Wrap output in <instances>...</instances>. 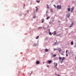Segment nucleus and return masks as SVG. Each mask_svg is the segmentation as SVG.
<instances>
[{
  "mask_svg": "<svg viewBox=\"0 0 76 76\" xmlns=\"http://www.w3.org/2000/svg\"><path fill=\"white\" fill-rule=\"evenodd\" d=\"M56 7H57V9H61V5H59L57 6Z\"/></svg>",
  "mask_w": 76,
  "mask_h": 76,
  "instance_id": "f257e3e1",
  "label": "nucleus"
},
{
  "mask_svg": "<svg viewBox=\"0 0 76 76\" xmlns=\"http://www.w3.org/2000/svg\"><path fill=\"white\" fill-rule=\"evenodd\" d=\"M52 61H48V64H50V63H51L52 62Z\"/></svg>",
  "mask_w": 76,
  "mask_h": 76,
  "instance_id": "f03ea898",
  "label": "nucleus"
},
{
  "mask_svg": "<svg viewBox=\"0 0 76 76\" xmlns=\"http://www.w3.org/2000/svg\"><path fill=\"white\" fill-rule=\"evenodd\" d=\"M57 40H56V42H55L54 44V45H57Z\"/></svg>",
  "mask_w": 76,
  "mask_h": 76,
  "instance_id": "7ed1b4c3",
  "label": "nucleus"
},
{
  "mask_svg": "<svg viewBox=\"0 0 76 76\" xmlns=\"http://www.w3.org/2000/svg\"><path fill=\"white\" fill-rule=\"evenodd\" d=\"M42 27H39L37 29H42Z\"/></svg>",
  "mask_w": 76,
  "mask_h": 76,
  "instance_id": "20e7f679",
  "label": "nucleus"
},
{
  "mask_svg": "<svg viewBox=\"0 0 76 76\" xmlns=\"http://www.w3.org/2000/svg\"><path fill=\"white\" fill-rule=\"evenodd\" d=\"M58 50L59 51V53H60L61 51V48H59L58 49Z\"/></svg>",
  "mask_w": 76,
  "mask_h": 76,
  "instance_id": "39448f33",
  "label": "nucleus"
},
{
  "mask_svg": "<svg viewBox=\"0 0 76 76\" xmlns=\"http://www.w3.org/2000/svg\"><path fill=\"white\" fill-rule=\"evenodd\" d=\"M36 64H39V61H36Z\"/></svg>",
  "mask_w": 76,
  "mask_h": 76,
  "instance_id": "423d86ee",
  "label": "nucleus"
},
{
  "mask_svg": "<svg viewBox=\"0 0 76 76\" xmlns=\"http://www.w3.org/2000/svg\"><path fill=\"white\" fill-rule=\"evenodd\" d=\"M65 59V58L64 57H63L61 59L62 60V61H63V60H64Z\"/></svg>",
  "mask_w": 76,
  "mask_h": 76,
  "instance_id": "0eeeda50",
  "label": "nucleus"
},
{
  "mask_svg": "<svg viewBox=\"0 0 76 76\" xmlns=\"http://www.w3.org/2000/svg\"><path fill=\"white\" fill-rule=\"evenodd\" d=\"M35 7L36 8V12H37V11H38V8L37 7Z\"/></svg>",
  "mask_w": 76,
  "mask_h": 76,
  "instance_id": "6e6552de",
  "label": "nucleus"
},
{
  "mask_svg": "<svg viewBox=\"0 0 76 76\" xmlns=\"http://www.w3.org/2000/svg\"><path fill=\"white\" fill-rule=\"evenodd\" d=\"M45 52H48V49H45Z\"/></svg>",
  "mask_w": 76,
  "mask_h": 76,
  "instance_id": "1a4fd4ad",
  "label": "nucleus"
},
{
  "mask_svg": "<svg viewBox=\"0 0 76 76\" xmlns=\"http://www.w3.org/2000/svg\"><path fill=\"white\" fill-rule=\"evenodd\" d=\"M59 60L60 61H61V57H60V55H59Z\"/></svg>",
  "mask_w": 76,
  "mask_h": 76,
  "instance_id": "9d476101",
  "label": "nucleus"
},
{
  "mask_svg": "<svg viewBox=\"0 0 76 76\" xmlns=\"http://www.w3.org/2000/svg\"><path fill=\"white\" fill-rule=\"evenodd\" d=\"M44 19H42V23H43L44 22Z\"/></svg>",
  "mask_w": 76,
  "mask_h": 76,
  "instance_id": "9b49d317",
  "label": "nucleus"
},
{
  "mask_svg": "<svg viewBox=\"0 0 76 76\" xmlns=\"http://www.w3.org/2000/svg\"><path fill=\"white\" fill-rule=\"evenodd\" d=\"M47 8H48V9H49L50 7H49V6H48V5L47 4Z\"/></svg>",
  "mask_w": 76,
  "mask_h": 76,
  "instance_id": "f8f14e48",
  "label": "nucleus"
},
{
  "mask_svg": "<svg viewBox=\"0 0 76 76\" xmlns=\"http://www.w3.org/2000/svg\"><path fill=\"white\" fill-rule=\"evenodd\" d=\"M71 44L72 45H73V42H71Z\"/></svg>",
  "mask_w": 76,
  "mask_h": 76,
  "instance_id": "ddd939ff",
  "label": "nucleus"
},
{
  "mask_svg": "<svg viewBox=\"0 0 76 76\" xmlns=\"http://www.w3.org/2000/svg\"><path fill=\"white\" fill-rule=\"evenodd\" d=\"M39 36H37L36 37V39H38V38H39Z\"/></svg>",
  "mask_w": 76,
  "mask_h": 76,
  "instance_id": "4468645a",
  "label": "nucleus"
},
{
  "mask_svg": "<svg viewBox=\"0 0 76 76\" xmlns=\"http://www.w3.org/2000/svg\"><path fill=\"white\" fill-rule=\"evenodd\" d=\"M70 8H68V11L69 12H70Z\"/></svg>",
  "mask_w": 76,
  "mask_h": 76,
  "instance_id": "2eb2a0df",
  "label": "nucleus"
},
{
  "mask_svg": "<svg viewBox=\"0 0 76 76\" xmlns=\"http://www.w3.org/2000/svg\"><path fill=\"white\" fill-rule=\"evenodd\" d=\"M49 35H51H51H52V34H51V32H49Z\"/></svg>",
  "mask_w": 76,
  "mask_h": 76,
  "instance_id": "dca6fc26",
  "label": "nucleus"
},
{
  "mask_svg": "<svg viewBox=\"0 0 76 76\" xmlns=\"http://www.w3.org/2000/svg\"><path fill=\"white\" fill-rule=\"evenodd\" d=\"M50 17H47V18H46V19L47 20H48V19H50Z\"/></svg>",
  "mask_w": 76,
  "mask_h": 76,
  "instance_id": "f3484780",
  "label": "nucleus"
},
{
  "mask_svg": "<svg viewBox=\"0 0 76 76\" xmlns=\"http://www.w3.org/2000/svg\"><path fill=\"white\" fill-rule=\"evenodd\" d=\"M71 25H72V26H73L74 25V23H73V22H72V23L71 24Z\"/></svg>",
  "mask_w": 76,
  "mask_h": 76,
  "instance_id": "a211bd4d",
  "label": "nucleus"
},
{
  "mask_svg": "<svg viewBox=\"0 0 76 76\" xmlns=\"http://www.w3.org/2000/svg\"><path fill=\"white\" fill-rule=\"evenodd\" d=\"M57 63H56V65L55 66V67H56V68H57Z\"/></svg>",
  "mask_w": 76,
  "mask_h": 76,
  "instance_id": "6ab92c4d",
  "label": "nucleus"
},
{
  "mask_svg": "<svg viewBox=\"0 0 76 76\" xmlns=\"http://www.w3.org/2000/svg\"><path fill=\"white\" fill-rule=\"evenodd\" d=\"M56 54H54L53 56V57H56Z\"/></svg>",
  "mask_w": 76,
  "mask_h": 76,
  "instance_id": "aec40b11",
  "label": "nucleus"
},
{
  "mask_svg": "<svg viewBox=\"0 0 76 76\" xmlns=\"http://www.w3.org/2000/svg\"><path fill=\"white\" fill-rule=\"evenodd\" d=\"M68 18H69V17H70V14H68Z\"/></svg>",
  "mask_w": 76,
  "mask_h": 76,
  "instance_id": "412c9836",
  "label": "nucleus"
},
{
  "mask_svg": "<svg viewBox=\"0 0 76 76\" xmlns=\"http://www.w3.org/2000/svg\"><path fill=\"white\" fill-rule=\"evenodd\" d=\"M71 10H74V7H72L71 8Z\"/></svg>",
  "mask_w": 76,
  "mask_h": 76,
  "instance_id": "4be33fe9",
  "label": "nucleus"
},
{
  "mask_svg": "<svg viewBox=\"0 0 76 76\" xmlns=\"http://www.w3.org/2000/svg\"><path fill=\"white\" fill-rule=\"evenodd\" d=\"M33 46H34V47H36V45H35V44H34Z\"/></svg>",
  "mask_w": 76,
  "mask_h": 76,
  "instance_id": "5701e85b",
  "label": "nucleus"
},
{
  "mask_svg": "<svg viewBox=\"0 0 76 76\" xmlns=\"http://www.w3.org/2000/svg\"><path fill=\"white\" fill-rule=\"evenodd\" d=\"M72 24L71 25L69 26V28H71V27H72Z\"/></svg>",
  "mask_w": 76,
  "mask_h": 76,
  "instance_id": "b1692460",
  "label": "nucleus"
},
{
  "mask_svg": "<svg viewBox=\"0 0 76 76\" xmlns=\"http://www.w3.org/2000/svg\"><path fill=\"white\" fill-rule=\"evenodd\" d=\"M40 2V1H37V2H38V3H39V2Z\"/></svg>",
  "mask_w": 76,
  "mask_h": 76,
  "instance_id": "393cba45",
  "label": "nucleus"
},
{
  "mask_svg": "<svg viewBox=\"0 0 76 76\" xmlns=\"http://www.w3.org/2000/svg\"><path fill=\"white\" fill-rule=\"evenodd\" d=\"M71 12H73V10H71Z\"/></svg>",
  "mask_w": 76,
  "mask_h": 76,
  "instance_id": "a878e982",
  "label": "nucleus"
},
{
  "mask_svg": "<svg viewBox=\"0 0 76 76\" xmlns=\"http://www.w3.org/2000/svg\"><path fill=\"white\" fill-rule=\"evenodd\" d=\"M53 6L55 7V8H56V5H53Z\"/></svg>",
  "mask_w": 76,
  "mask_h": 76,
  "instance_id": "bb28decb",
  "label": "nucleus"
},
{
  "mask_svg": "<svg viewBox=\"0 0 76 76\" xmlns=\"http://www.w3.org/2000/svg\"><path fill=\"white\" fill-rule=\"evenodd\" d=\"M27 12L28 13H29V11L28 10H27Z\"/></svg>",
  "mask_w": 76,
  "mask_h": 76,
  "instance_id": "cd10ccee",
  "label": "nucleus"
},
{
  "mask_svg": "<svg viewBox=\"0 0 76 76\" xmlns=\"http://www.w3.org/2000/svg\"><path fill=\"white\" fill-rule=\"evenodd\" d=\"M56 50H57V49H54V51H55Z\"/></svg>",
  "mask_w": 76,
  "mask_h": 76,
  "instance_id": "c85d7f7f",
  "label": "nucleus"
},
{
  "mask_svg": "<svg viewBox=\"0 0 76 76\" xmlns=\"http://www.w3.org/2000/svg\"><path fill=\"white\" fill-rule=\"evenodd\" d=\"M48 31H49V32H50V29H48Z\"/></svg>",
  "mask_w": 76,
  "mask_h": 76,
  "instance_id": "c756f323",
  "label": "nucleus"
},
{
  "mask_svg": "<svg viewBox=\"0 0 76 76\" xmlns=\"http://www.w3.org/2000/svg\"><path fill=\"white\" fill-rule=\"evenodd\" d=\"M56 35V33H55L53 34V35Z\"/></svg>",
  "mask_w": 76,
  "mask_h": 76,
  "instance_id": "7c9ffc66",
  "label": "nucleus"
},
{
  "mask_svg": "<svg viewBox=\"0 0 76 76\" xmlns=\"http://www.w3.org/2000/svg\"><path fill=\"white\" fill-rule=\"evenodd\" d=\"M57 76H60V75H58V74H57Z\"/></svg>",
  "mask_w": 76,
  "mask_h": 76,
  "instance_id": "2f4dec72",
  "label": "nucleus"
},
{
  "mask_svg": "<svg viewBox=\"0 0 76 76\" xmlns=\"http://www.w3.org/2000/svg\"><path fill=\"white\" fill-rule=\"evenodd\" d=\"M51 11L52 12H53V9H51Z\"/></svg>",
  "mask_w": 76,
  "mask_h": 76,
  "instance_id": "473e14b6",
  "label": "nucleus"
},
{
  "mask_svg": "<svg viewBox=\"0 0 76 76\" xmlns=\"http://www.w3.org/2000/svg\"><path fill=\"white\" fill-rule=\"evenodd\" d=\"M67 53V50H66V53Z\"/></svg>",
  "mask_w": 76,
  "mask_h": 76,
  "instance_id": "72a5a7b5",
  "label": "nucleus"
},
{
  "mask_svg": "<svg viewBox=\"0 0 76 76\" xmlns=\"http://www.w3.org/2000/svg\"><path fill=\"white\" fill-rule=\"evenodd\" d=\"M63 60H62L61 61V63H63Z\"/></svg>",
  "mask_w": 76,
  "mask_h": 76,
  "instance_id": "f704fd0d",
  "label": "nucleus"
},
{
  "mask_svg": "<svg viewBox=\"0 0 76 76\" xmlns=\"http://www.w3.org/2000/svg\"><path fill=\"white\" fill-rule=\"evenodd\" d=\"M35 13H36V12L35 11H34V14H35Z\"/></svg>",
  "mask_w": 76,
  "mask_h": 76,
  "instance_id": "c9c22d12",
  "label": "nucleus"
},
{
  "mask_svg": "<svg viewBox=\"0 0 76 76\" xmlns=\"http://www.w3.org/2000/svg\"><path fill=\"white\" fill-rule=\"evenodd\" d=\"M66 57H67V56H68V54H66Z\"/></svg>",
  "mask_w": 76,
  "mask_h": 76,
  "instance_id": "e433bc0d",
  "label": "nucleus"
},
{
  "mask_svg": "<svg viewBox=\"0 0 76 76\" xmlns=\"http://www.w3.org/2000/svg\"><path fill=\"white\" fill-rule=\"evenodd\" d=\"M47 67H49V65H47Z\"/></svg>",
  "mask_w": 76,
  "mask_h": 76,
  "instance_id": "4c0bfd02",
  "label": "nucleus"
},
{
  "mask_svg": "<svg viewBox=\"0 0 76 76\" xmlns=\"http://www.w3.org/2000/svg\"><path fill=\"white\" fill-rule=\"evenodd\" d=\"M33 18H35V16H34L33 17Z\"/></svg>",
  "mask_w": 76,
  "mask_h": 76,
  "instance_id": "58836bf2",
  "label": "nucleus"
},
{
  "mask_svg": "<svg viewBox=\"0 0 76 76\" xmlns=\"http://www.w3.org/2000/svg\"><path fill=\"white\" fill-rule=\"evenodd\" d=\"M54 20H52V22H54Z\"/></svg>",
  "mask_w": 76,
  "mask_h": 76,
  "instance_id": "ea45409f",
  "label": "nucleus"
},
{
  "mask_svg": "<svg viewBox=\"0 0 76 76\" xmlns=\"http://www.w3.org/2000/svg\"><path fill=\"white\" fill-rule=\"evenodd\" d=\"M61 55H63V56H64V54H63V53H61Z\"/></svg>",
  "mask_w": 76,
  "mask_h": 76,
  "instance_id": "a19ab883",
  "label": "nucleus"
},
{
  "mask_svg": "<svg viewBox=\"0 0 76 76\" xmlns=\"http://www.w3.org/2000/svg\"><path fill=\"white\" fill-rule=\"evenodd\" d=\"M47 13H48V11L46 12V14H47Z\"/></svg>",
  "mask_w": 76,
  "mask_h": 76,
  "instance_id": "79ce46f5",
  "label": "nucleus"
},
{
  "mask_svg": "<svg viewBox=\"0 0 76 76\" xmlns=\"http://www.w3.org/2000/svg\"><path fill=\"white\" fill-rule=\"evenodd\" d=\"M51 34H53V33L52 32Z\"/></svg>",
  "mask_w": 76,
  "mask_h": 76,
  "instance_id": "37998d69",
  "label": "nucleus"
},
{
  "mask_svg": "<svg viewBox=\"0 0 76 76\" xmlns=\"http://www.w3.org/2000/svg\"><path fill=\"white\" fill-rule=\"evenodd\" d=\"M54 64H56V62H55V63H54Z\"/></svg>",
  "mask_w": 76,
  "mask_h": 76,
  "instance_id": "c03bdc74",
  "label": "nucleus"
},
{
  "mask_svg": "<svg viewBox=\"0 0 76 76\" xmlns=\"http://www.w3.org/2000/svg\"><path fill=\"white\" fill-rule=\"evenodd\" d=\"M58 22H60V20L58 21Z\"/></svg>",
  "mask_w": 76,
  "mask_h": 76,
  "instance_id": "a18cd8bd",
  "label": "nucleus"
},
{
  "mask_svg": "<svg viewBox=\"0 0 76 76\" xmlns=\"http://www.w3.org/2000/svg\"><path fill=\"white\" fill-rule=\"evenodd\" d=\"M24 6H25V4H24Z\"/></svg>",
  "mask_w": 76,
  "mask_h": 76,
  "instance_id": "49530a36",
  "label": "nucleus"
},
{
  "mask_svg": "<svg viewBox=\"0 0 76 76\" xmlns=\"http://www.w3.org/2000/svg\"><path fill=\"white\" fill-rule=\"evenodd\" d=\"M54 32H56V31H54Z\"/></svg>",
  "mask_w": 76,
  "mask_h": 76,
  "instance_id": "de8ad7c7",
  "label": "nucleus"
},
{
  "mask_svg": "<svg viewBox=\"0 0 76 76\" xmlns=\"http://www.w3.org/2000/svg\"><path fill=\"white\" fill-rule=\"evenodd\" d=\"M43 64H44V62H43Z\"/></svg>",
  "mask_w": 76,
  "mask_h": 76,
  "instance_id": "09e8293b",
  "label": "nucleus"
},
{
  "mask_svg": "<svg viewBox=\"0 0 76 76\" xmlns=\"http://www.w3.org/2000/svg\"><path fill=\"white\" fill-rule=\"evenodd\" d=\"M75 59H76V57H75Z\"/></svg>",
  "mask_w": 76,
  "mask_h": 76,
  "instance_id": "8fccbe9b",
  "label": "nucleus"
},
{
  "mask_svg": "<svg viewBox=\"0 0 76 76\" xmlns=\"http://www.w3.org/2000/svg\"><path fill=\"white\" fill-rule=\"evenodd\" d=\"M62 53H64V52H62Z\"/></svg>",
  "mask_w": 76,
  "mask_h": 76,
  "instance_id": "3c124183",
  "label": "nucleus"
}]
</instances>
